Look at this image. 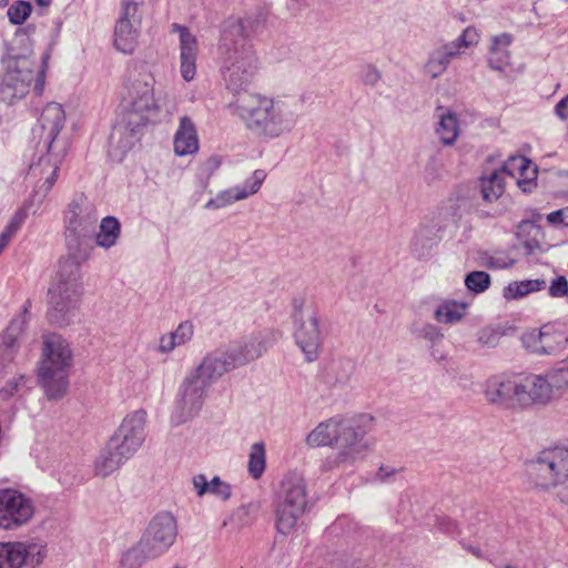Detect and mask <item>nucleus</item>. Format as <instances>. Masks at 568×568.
<instances>
[{"instance_id":"nucleus-1","label":"nucleus","mask_w":568,"mask_h":568,"mask_svg":"<svg viewBox=\"0 0 568 568\" xmlns=\"http://www.w3.org/2000/svg\"><path fill=\"white\" fill-rule=\"evenodd\" d=\"M64 122L62 105L51 102L43 108L38 124L32 129L38 159L30 164L27 179L34 184L31 202L38 206L55 183L60 164L67 154L68 142L59 136Z\"/></svg>"},{"instance_id":"nucleus-38","label":"nucleus","mask_w":568,"mask_h":568,"mask_svg":"<svg viewBox=\"0 0 568 568\" xmlns=\"http://www.w3.org/2000/svg\"><path fill=\"white\" fill-rule=\"evenodd\" d=\"M466 304L455 301H445L435 311V318L439 323L453 324L460 321L465 314Z\"/></svg>"},{"instance_id":"nucleus-44","label":"nucleus","mask_w":568,"mask_h":568,"mask_svg":"<svg viewBox=\"0 0 568 568\" xmlns=\"http://www.w3.org/2000/svg\"><path fill=\"white\" fill-rule=\"evenodd\" d=\"M31 10L30 2L16 1L9 7L7 13L11 23L21 24L29 18Z\"/></svg>"},{"instance_id":"nucleus-9","label":"nucleus","mask_w":568,"mask_h":568,"mask_svg":"<svg viewBox=\"0 0 568 568\" xmlns=\"http://www.w3.org/2000/svg\"><path fill=\"white\" fill-rule=\"evenodd\" d=\"M526 477L537 491L550 493L568 481V440L549 445L525 464Z\"/></svg>"},{"instance_id":"nucleus-61","label":"nucleus","mask_w":568,"mask_h":568,"mask_svg":"<svg viewBox=\"0 0 568 568\" xmlns=\"http://www.w3.org/2000/svg\"><path fill=\"white\" fill-rule=\"evenodd\" d=\"M456 530V524L453 521H449L446 528V531L448 534H453Z\"/></svg>"},{"instance_id":"nucleus-8","label":"nucleus","mask_w":568,"mask_h":568,"mask_svg":"<svg viewBox=\"0 0 568 568\" xmlns=\"http://www.w3.org/2000/svg\"><path fill=\"white\" fill-rule=\"evenodd\" d=\"M178 524L169 511L156 514L149 523L136 546L123 554L124 568H140L145 561L164 555L175 542Z\"/></svg>"},{"instance_id":"nucleus-47","label":"nucleus","mask_w":568,"mask_h":568,"mask_svg":"<svg viewBox=\"0 0 568 568\" xmlns=\"http://www.w3.org/2000/svg\"><path fill=\"white\" fill-rule=\"evenodd\" d=\"M209 494H212L222 500H229L232 495L231 485L223 481L219 476H214L210 481Z\"/></svg>"},{"instance_id":"nucleus-22","label":"nucleus","mask_w":568,"mask_h":568,"mask_svg":"<svg viewBox=\"0 0 568 568\" xmlns=\"http://www.w3.org/2000/svg\"><path fill=\"white\" fill-rule=\"evenodd\" d=\"M265 178L266 173L263 170H255L243 184L220 191L215 197L210 199L205 203L204 207L206 210H219L237 201L245 200L258 192Z\"/></svg>"},{"instance_id":"nucleus-33","label":"nucleus","mask_w":568,"mask_h":568,"mask_svg":"<svg viewBox=\"0 0 568 568\" xmlns=\"http://www.w3.org/2000/svg\"><path fill=\"white\" fill-rule=\"evenodd\" d=\"M510 44L511 36L508 33H503L493 38L488 54V64L491 69L503 71L510 64Z\"/></svg>"},{"instance_id":"nucleus-7","label":"nucleus","mask_w":568,"mask_h":568,"mask_svg":"<svg viewBox=\"0 0 568 568\" xmlns=\"http://www.w3.org/2000/svg\"><path fill=\"white\" fill-rule=\"evenodd\" d=\"M42 357L39 363V383L50 399H59L69 387V373L73 365V351L61 335L43 336Z\"/></svg>"},{"instance_id":"nucleus-52","label":"nucleus","mask_w":568,"mask_h":568,"mask_svg":"<svg viewBox=\"0 0 568 568\" xmlns=\"http://www.w3.org/2000/svg\"><path fill=\"white\" fill-rule=\"evenodd\" d=\"M546 220L555 227H568V206L550 212L547 214Z\"/></svg>"},{"instance_id":"nucleus-6","label":"nucleus","mask_w":568,"mask_h":568,"mask_svg":"<svg viewBox=\"0 0 568 568\" xmlns=\"http://www.w3.org/2000/svg\"><path fill=\"white\" fill-rule=\"evenodd\" d=\"M85 260L67 255L59 262L55 280L49 288V321L60 327L77 315L83 295L81 264Z\"/></svg>"},{"instance_id":"nucleus-23","label":"nucleus","mask_w":568,"mask_h":568,"mask_svg":"<svg viewBox=\"0 0 568 568\" xmlns=\"http://www.w3.org/2000/svg\"><path fill=\"white\" fill-rule=\"evenodd\" d=\"M235 369L224 348H216L201 359L190 373L209 388L226 373Z\"/></svg>"},{"instance_id":"nucleus-34","label":"nucleus","mask_w":568,"mask_h":568,"mask_svg":"<svg viewBox=\"0 0 568 568\" xmlns=\"http://www.w3.org/2000/svg\"><path fill=\"white\" fill-rule=\"evenodd\" d=\"M505 191V181L503 171L495 170L480 179V192L486 202L497 201Z\"/></svg>"},{"instance_id":"nucleus-24","label":"nucleus","mask_w":568,"mask_h":568,"mask_svg":"<svg viewBox=\"0 0 568 568\" xmlns=\"http://www.w3.org/2000/svg\"><path fill=\"white\" fill-rule=\"evenodd\" d=\"M141 16L133 7L121 9V14L114 27V47L122 53H132L139 36Z\"/></svg>"},{"instance_id":"nucleus-56","label":"nucleus","mask_w":568,"mask_h":568,"mask_svg":"<svg viewBox=\"0 0 568 568\" xmlns=\"http://www.w3.org/2000/svg\"><path fill=\"white\" fill-rule=\"evenodd\" d=\"M398 473H399V469H397L395 467L381 466L376 474V477L381 481H387L388 479H390V477L395 476Z\"/></svg>"},{"instance_id":"nucleus-41","label":"nucleus","mask_w":568,"mask_h":568,"mask_svg":"<svg viewBox=\"0 0 568 568\" xmlns=\"http://www.w3.org/2000/svg\"><path fill=\"white\" fill-rule=\"evenodd\" d=\"M448 67L449 64L438 45L429 52L424 69L427 75L437 79L446 72Z\"/></svg>"},{"instance_id":"nucleus-5","label":"nucleus","mask_w":568,"mask_h":568,"mask_svg":"<svg viewBox=\"0 0 568 568\" xmlns=\"http://www.w3.org/2000/svg\"><path fill=\"white\" fill-rule=\"evenodd\" d=\"M219 50L223 58L222 72L226 85L241 94L240 91L252 82L258 69L255 51L245 39L242 19L230 18L224 22Z\"/></svg>"},{"instance_id":"nucleus-48","label":"nucleus","mask_w":568,"mask_h":568,"mask_svg":"<svg viewBox=\"0 0 568 568\" xmlns=\"http://www.w3.org/2000/svg\"><path fill=\"white\" fill-rule=\"evenodd\" d=\"M515 264V260L504 253H497L488 256L485 261V265L493 270H503L511 267Z\"/></svg>"},{"instance_id":"nucleus-57","label":"nucleus","mask_w":568,"mask_h":568,"mask_svg":"<svg viewBox=\"0 0 568 568\" xmlns=\"http://www.w3.org/2000/svg\"><path fill=\"white\" fill-rule=\"evenodd\" d=\"M23 376H19L18 378H13L11 382H8L6 393L8 395H13L16 392H18L20 385L23 384Z\"/></svg>"},{"instance_id":"nucleus-29","label":"nucleus","mask_w":568,"mask_h":568,"mask_svg":"<svg viewBox=\"0 0 568 568\" xmlns=\"http://www.w3.org/2000/svg\"><path fill=\"white\" fill-rule=\"evenodd\" d=\"M27 313L28 306L23 305L19 314L12 317L4 333H2V362L7 357L11 359L12 355L18 351L27 325Z\"/></svg>"},{"instance_id":"nucleus-64","label":"nucleus","mask_w":568,"mask_h":568,"mask_svg":"<svg viewBox=\"0 0 568 568\" xmlns=\"http://www.w3.org/2000/svg\"><path fill=\"white\" fill-rule=\"evenodd\" d=\"M174 568H182V567H180V566H175Z\"/></svg>"},{"instance_id":"nucleus-49","label":"nucleus","mask_w":568,"mask_h":568,"mask_svg":"<svg viewBox=\"0 0 568 568\" xmlns=\"http://www.w3.org/2000/svg\"><path fill=\"white\" fill-rule=\"evenodd\" d=\"M500 338V333L491 327H485L478 333V342L483 346L495 347Z\"/></svg>"},{"instance_id":"nucleus-14","label":"nucleus","mask_w":568,"mask_h":568,"mask_svg":"<svg viewBox=\"0 0 568 568\" xmlns=\"http://www.w3.org/2000/svg\"><path fill=\"white\" fill-rule=\"evenodd\" d=\"M278 337V332L263 329L231 342L224 349L234 367L237 368L261 358L276 343Z\"/></svg>"},{"instance_id":"nucleus-46","label":"nucleus","mask_w":568,"mask_h":568,"mask_svg":"<svg viewBox=\"0 0 568 568\" xmlns=\"http://www.w3.org/2000/svg\"><path fill=\"white\" fill-rule=\"evenodd\" d=\"M548 294L552 298H568V280L564 275H558L550 281Z\"/></svg>"},{"instance_id":"nucleus-50","label":"nucleus","mask_w":568,"mask_h":568,"mask_svg":"<svg viewBox=\"0 0 568 568\" xmlns=\"http://www.w3.org/2000/svg\"><path fill=\"white\" fill-rule=\"evenodd\" d=\"M176 347H180L173 336L170 333L163 334L160 336L158 341V345L155 346V352L161 355L171 354Z\"/></svg>"},{"instance_id":"nucleus-11","label":"nucleus","mask_w":568,"mask_h":568,"mask_svg":"<svg viewBox=\"0 0 568 568\" xmlns=\"http://www.w3.org/2000/svg\"><path fill=\"white\" fill-rule=\"evenodd\" d=\"M68 255L80 260L90 256V241L95 232L98 214L94 205L83 195L72 200L64 215Z\"/></svg>"},{"instance_id":"nucleus-35","label":"nucleus","mask_w":568,"mask_h":568,"mask_svg":"<svg viewBox=\"0 0 568 568\" xmlns=\"http://www.w3.org/2000/svg\"><path fill=\"white\" fill-rule=\"evenodd\" d=\"M542 232L539 225L532 221H521L518 225V239L526 254H532L540 248L539 237Z\"/></svg>"},{"instance_id":"nucleus-59","label":"nucleus","mask_w":568,"mask_h":568,"mask_svg":"<svg viewBox=\"0 0 568 568\" xmlns=\"http://www.w3.org/2000/svg\"><path fill=\"white\" fill-rule=\"evenodd\" d=\"M143 0H121V9H126L129 6L134 8V11L139 12L140 6Z\"/></svg>"},{"instance_id":"nucleus-31","label":"nucleus","mask_w":568,"mask_h":568,"mask_svg":"<svg viewBox=\"0 0 568 568\" xmlns=\"http://www.w3.org/2000/svg\"><path fill=\"white\" fill-rule=\"evenodd\" d=\"M437 123L435 132L444 145H453L459 135V122L457 115L450 110L438 106L436 110Z\"/></svg>"},{"instance_id":"nucleus-16","label":"nucleus","mask_w":568,"mask_h":568,"mask_svg":"<svg viewBox=\"0 0 568 568\" xmlns=\"http://www.w3.org/2000/svg\"><path fill=\"white\" fill-rule=\"evenodd\" d=\"M207 389L203 382L189 372L179 386L171 422L181 425L194 418L203 407Z\"/></svg>"},{"instance_id":"nucleus-40","label":"nucleus","mask_w":568,"mask_h":568,"mask_svg":"<svg viewBox=\"0 0 568 568\" xmlns=\"http://www.w3.org/2000/svg\"><path fill=\"white\" fill-rule=\"evenodd\" d=\"M32 206H38L37 204H32L31 199L26 202L21 207H19L14 214L10 217L6 230L2 232V247L8 243V241L13 237L20 227L26 222L29 210Z\"/></svg>"},{"instance_id":"nucleus-37","label":"nucleus","mask_w":568,"mask_h":568,"mask_svg":"<svg viewBox=\"0 0 568 568\" xmlns=\"http://www.w3.org/2000/svg\"><path fill=\"white\" fill-rule=\"evenodd\" d=\"M547 283L545 280H524V281H515L509 283L504 288V297L506 300H516L521 298L530 293L540 292L545 290Z\"/></svg>"},{"instance_id":"nucleus-43","label":"nucleus","mask_w":568,"mask_h":568,"mask_svg":"<svg viewBox=\"0 0 568 568\" xmlns=\"http://www.w3.org/2000/svg\"><path fill=\"white\" fill-rule=\"evenodd\" d=\"M466 287L474 293H483L490 285V276L484 271H474L465 277Z\"/></svg>"},{"instance_id":"nucleus-3","label":"nucleus","mask_w":568,"mask_h":568,"mask_svg":"<svg viewBox=\"0 0 568 568\" xmlns=\"http://www.w3.org/2000/svg\"><path fill=\"white\" fill-rule=\"evenodd\" d=\"M155 77L145 68L130 70L124 84L122 99V123L114 128L112 139L116 134L129 132V136L121 145L123 150L130 149L135 140V133L150 121L156 118L162 109L163 97L155 90Z\"/></svg>"},{"instance_id":"nucleus-21","label":"nucleus","mask_w":568,"mask_h":568,"mask_svg":"<svg viewBox=\"0 0 568 568\" xmlns=\"http://www.w3.org/2000/svg\"><path fill=\"white\" fill-rule=\"evenodd\" d=\"M519 409L536 404H547L554 397L549 379L545 374H529L515 377Z\"/></svg>"},{"instance_id":"nucleus-58","label":"nucleus","mask_w":568,"mask_h":568,"mask_svg":"<svg viewBox=\"0 0 568 568\" xmlns=\"http://www.w3.org/2000/svg\"><path fill=\"white\" fill-rule=\"evenodd\" d=\"M256 509L257 507L254 504L243 505L236 510V515L241 517H248L252 513H255Z\"/></svg>"},{"instance_id":"nucleus-28","label":"nucleus","mask_w":568,"mask_h":568,"mask_svg":"<svg viewBox=\"0 0 568 568\" xmlns=\"http://www.w3.org/2000/svg\"><path fill=\"white\" fill-rule=\"evenodd\" d=\"M173 146L178 156L191 155L199 151L197 130L191 118L186 115L180 118L173 139Z\"/></svg>"},{"instance_id":"nucleus-62","label":"nucleus","mask_w":568,"mask_h":568,"mask_svg":"<svg viewBox=\"0 0 568 568\" xmlns=\"http://www.w3.org/2000/svg\"><path fill=\"white\" fill-rule=\"evenodd\" d=\"M52 0H36L37 4L40 7H48Z\"/></svg>"},{"instance_id":"nucleus-36","label":"nucleus","mask_w":568,"mask_h":568,"mask_svg":"<svg viewBox=\"0 0 568 568\" xmlns=\"http://www.w3.org/2000/svg\"><path fill=\"white\" fill-rule=\"evenodd\" d=\"M121 226L118 219L113 216H106L102 219L100 223V230L95 234V243L98 246L103 248H110L114 246L120 236Z\"/></svg>"},{"instance_id":"nucleus-25","label":"nucleus","mask_w":568,"mask_h":568,"mask_svg":"<svg viewBox=\"0 0 568 568\" xmlns=\"http://www.w3.org/2000/svg\"><path fill=\"white\" fill-rule=\"evenodd\" d=\"M172 31L180 36V60L181 75L190 82L196 73L197 41L196 38L184 26L173 23Z\"/></svg>"},{"instance_id":"nucleus-10","label":"nucleus","mask_w":568,"mask_h":568,"mask_svg":"<svg viewBox=\"0 0 568 568\" xmlns=\"http://www.w3.org/2000/svg\"><path fill=\"white\" fill-rule=\"evenodd\" d=\"M2 101L13 103L29 92L41 95L44 90L47 59L40 62L28 55L8 57L2 59Z\"/></svg>"},{"instance_id":"nucleus-27","label":"nucleus","mask_w":568,"mask_h":568,"mask_svg":"<svg viewBox=\"0 0 568 568\" xmlns=\"http://www.w3.org/2000/svg\"><path fill=\"white\" fill-rule=\"evenodd\" d=\"M500 171H503L504 175L507 174L516 179L518 186L524 192H530L535 186L537 168L526 156H510L500 168Z\"/></svg>"},{"instance_id":"nucleus-20","label":"nucleus","mask_w":568,"mask_h":568,"mask_svg":"<svg viewBox=\"0 0 568 568\" xmlns=\"http://www.w3.org/2000/svg\"><path fill=\"white\" fill-rule=\"evenodd\" d=\"M483 395L487 404L499 408L516 410L518 393L516 379L506 375H491L483 384Z\"/></svg>"},{"instance_id":"nucleus-17","label":"nucleus","mask_w":568,"mask_h":568,"mask_svg":"<svg viewBox=\"0 0 568 568\" xmlns=\"http://www.w3.org/2000/svg\"><path fill=\"white\" fill-rule=\"evenodd\" d=\"M146 413L134 410L128 414L109 440L120 455L128 458L134 456L145 439Z\"/></svg>"},{"instance_id":"nucleus-26","label":"nucleus","mask_w":568,"mask_h":568,"mask_svg":"<svg viewBox=\"0 0 568 568\" xmlns=\"http://www.w3.org/2000/svg\"><path fill=\"white\" fill-rule=\"evenodd\" d=\"M356 365L352 359L344 358L331 363L323 372L321 383L332 392H342L349 387Z\"/></svg>"},{"instance_id":"nucleus-63","label":"nucleus","mask_w":568,"mask_h":568,"mask_svg":"<svg viewBox=\"0 0 568 568\" xmlns=\"http://www.w3.org/2000/svg\"><path fill=\"white\" fill-rule=\"evenodd\" d=\"M250 523V520H243V525H247Z\"/></svg>"},{"instance_id":"nucleus-39","label":"nucleus","mask_w":568,"mask_h":568,"mask_svg":"<svg viewBox=\"0 0 568 568\" xmlns=\"http://www.w3.org/2000/svg\"><path fill=\"white\" fill-rule=\"evenodd\" d=\"M265 466V445L262 442L254 443L248 454L247 471L254 479H258L264 474Z\"/></svg>"},{"instance_id":"nucleus-32","label":"nucleus","mask_w":568,"mask_h":568,"mask_svg":"<svg viewBox=\"0 0 568 568\" xmlns=\"http://www.w3.org/2000/svg\"><path fill=\"white\" fill-rule=\"evenodd\" d=\"M130 458L124 455H120V450L112 447L109 442L106 447L103 448L94 462V474L99 477H108L116 471L122 465H124Z\"/></svg>"},{"instance_id":"nucleus-60","label":"nucleus","mask_w":568,"mask_h":568,"mask_svg":"<svg viewBox=\"0 0 568 568\" xmlns=\"http://www.w3.org/2000/svg\"><path fill=\"white\" fill-rule=\"evenodd\" d=\"M469 552H471L474 556H476L477 558H481L483 557V552L480 550V548L478 547H475V546H466L465 547Z\"/></svg>"},{"instance_id":"nucleus-19","label":"nucleus","mask_w":568,"mask_h":568,"mask_svg":"<svg viewBox=\"0 0 568 568\" xmlns=\"http://www.w3.org/2000/svg\"><path fill=\"white\" fill-rule=\"evenodd\" d=\"M34 503L26 494L11 488H2V529L24 526L34 515Z\"/></svg>"},{"instance_id":"nucleus-55","label":"nucleus","mask_w":568,"mask_h":568,"mask_svg":"<svg viewBox=\"0 0 568 568\" xmlns=\"http://www.w3.org/2000/svg\"><path fill=\"white\" fill-rule=\"evenodd\" d=\"M554 112L561 121L568 120V94L556 103Z\"/></svg>"},{"instance_id":"nucleus-2","label":"nucleus","mask_w":568,"mask_h":568,"mask_svg":"<svg viewBox=\"0 0 568 568\" xmlns=\"http://www.w3.org/2000/svg\"><path fill=\"white\" fill-rule=\"evenodd\" d=\"M233 106L244 126L263 140H274L291 133L300 118L290 101L257 92L237 94Z\"/></svg>"},{"instance_id":"nucleus-30","label":"nucleus","mask_w":568,"mask_h":568,"mask_svg":"<svg viewBox=\"0 0 568 568\" xmlns=\"http://www.w3.org/2000/svg\"><path fill=\"white\" fill-rule=\"evenodd\" d=\"M479 39L478 30L474 27H467L456 39L440 44L439 48L446 61L450 64L453 60L460 58L467 49L476 47Z\"/></svg>"},{"instance_id":"nucleus-51","label":"nucleus","mask_w":568,"mask_h":568,"mask_svg":"<svg viewBox=\"0 0 568 568\" xmlns=\"http://www.w3.org/2000/svg\"><path fill=\"white\" fill-rule=\"evenodd\" d=\"M381 71L372 64L365 65L361 71V80L366 84L374 87L381 81Z\"/></svg>"},{"instance_id":"nucleus-13","label":"nucleus","mask_w":568,"mask_h":568,"mask_svg":"<svg viewBox=\"0 0 568 568\" xmlns=\"http://www.w3.org/2000/svg\"><path fill=\"white\" fill-rule=\"evenodd\" d=\"M295 344L301 349L306 362H315L324 343L323 332L320 327V314L312 306L295 305L293 312Z\"/></svg>"},{"instance_id":"nucleus-45","label":"nucleus","mask_w":568,"mask_h":568,"mask_svg":"<svg viewBox=\"0 0 568 568\" xmlns=\"http://www.w3.org/2000/svg\"><path fill=\"white\" fill-rule=\"evenodd\" d=\"M170 334L179 346H183L193 338L194 325L191 321L181 322L173 332H170Z\"/></svg>"},{"instance_id":"nucleus-4","label":"nucleus","mask_w":568,"mask_h":568,"mask_svg":"<svg viewBox=\"0 0 568 568\" xmlns=\"http://www.w3.org/2000/svg\"><path fill=\"white\" fill-rule=\"evenodd\" d=\"M368 420L365 416L331 417L310 432L305 439L306 444L310 447L338 446V453L325 460V469L352 465L363 458L368 449V443L365 440L367 434L365 424Z\"/></svg>"},{"instance_id":"nucleus-18","label":"nucleus","mask_w":568,"mask_h":568,"mask_svg":"<svg viewBox=\"0 0 568 568\" xmlns=\"http://www.w3.org/2000/svg\"><path fill=\"white\" fill-rule=\"evenodd\" d=\"M47 557V545L41 540L2 542V568H32Z\"/></svg>"},{"instance_id":"nucleus-12","label":"nucleus","mask_w":568,"mask_h":568,"mask_svg":"<svg viewBox=\"0 0 568 568\" xmlns=\"http://www.w3.org/2000/svg\"><path fill=\"white\" fill-rule=\"evenodd\" d=\"M306 481L298 471H288L280 483L275 500V527L277 532L287 536L294 531L305 511Z\"/></svg>"},{"instance_id":"nucleus-53","label":"nucleus","mask_w":568,"mask_h":568,"mask_svg":"<svg viewBox=\"0 0 568 568\" xmlns=\"http://www.w3.org/2000/svg\"><path fill=\"white\" fill-rule=\"evenodd\" d=\"M422 336L435 347L442 342L444 335L438 327L433 324H427L422 328Z\"/></svg>"},{"instance_id":"nucleus-42","label":"nucleus","mask_w":568,"mask_h":568,"mask_svg":"<svg viewBox=\"0 0 568 568\" xmlns=\"http://www.w3.org/2000/svg\"><path fill=\"white\" fill-rule=\"evenodd\" d=\"M547 378L552 390H568V362L561 363L559 366L546 372Z\"/></svg>"},{"instance_id":"nucleus-15","label":"nucleus","mask_w":568,"mask_h":568,"mask_svg":"<svg viewBox=\"0 0 568 568\" xmlns=\"http://www.w3.org/2000/svg\"><path fill=\"white\" fill-rule=\"evenodd\" d=\"M521 343L532 354L556 356L568 345V328L562 323H547L523 333Z\"/></svg>"},{"instance_id":"nucleus-54","label":"nucleus","mask_w":568,"mask_h":568,"mask_svg":"<svg viewBox=\"0 0 568 568\" xmlns=\"http://www.w3.org/2000/svg\"><path fill=\"white\" fill-rule=\"evenodd\" d=\"M192 483L199 497H202L209 493L210 481L206 480V477L203 474L194 476Z\"/></svg>"}]
</instances>
